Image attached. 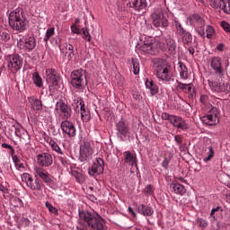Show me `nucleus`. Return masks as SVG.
Here are the masks:
<instances>
[{"label":"nucleus","mask_w":230,"mask_h":230,"mask_svg":"<svg viewBox=\"0 0 230 230\" xmlns=\"http://www.w3.org/2000/svg\"><path fill=\"white\" fill-rule=\"evenodd\" d=\"M82 31H83L84 40H87V42H91V40H93V37H91V33H89V29L84 27L82 29Z\"/></svg>","instance_id":"48"},{"label":"nucleus","mask_w":230,"mask_h":230,"mask_svg":"<svg viewBox=\"0 0 230 230\" xmlns=\"http://www.w3.org/2000/svg\"><path fill=\"white\" fill-rule=\"evenodd\" d=\"M176 91L177 93H184L188 94L189 100H195L197 98V88L193 84H183L182 82L176 80Z\"/></svg>","instance_id":"15"},{"label":"nucleus","mask_w":230,"mask_h":230,"mask_svg":"<svg viewBox=\"0 0 230 230\" xmlns=\"http://www.w3.org/2000/svg\"><path fill=\"white\" fill-rule=\"evenodd\" d=\"M161 118L164 119V121L170 122L172 127L175 128H180V130H183L184 132L190 128V126H188L186 120L180 116L163 112Z\"/></svg>","instance_id":"12"},{"label":"nucleus","mask_w":230,"mask_h":230,"mask_svg":"<svg viewBox=\"0 0 230 230\" xmlns=\"http://www.w3.org/2000/svg\"><path fill=\"white\" fill-rule=\"evenodd\" d=\"M28 102L31 104L33 111H41L42 110V101L37 99L35 96L28 97Z\"/></svg>","instance_id":"35"},{"label":"nucleus","mask_w":230,"mask_h":230,"mask_svg":"<svg viewBox=\"0 0 230 230\" xmlns=\"http://www.w3.org/2000/svg\"><path fill=\"white\" fill-rule=\"evenodd\" d=\"M47 83L52 85V87H57L58 82H60V74L55 68H48L46 70Z\"/></svg>","instance_id":"24"},{"label":"nucleus","mask_w":230,"mask_h":230,"mask_svg":"<svg viewBox=\"0 0 230 230\" xmlns=\"http://www.w3.org/2000/svg\"><path fill=\"white\" fill-rule=\"evenodd\" d=\"M199 224L200 227H206L208 226V222L204 219H199Z\"/></svg>","instance_id":"62"},{"label":"nucleus","mask_w":230,"mask_h":230,"mask_svg":"<svg viewBox=\"0 0 230 230\" xmlns=\"http://www.w3.org/2000/svg\"><path fill=\"white\" fill-rule=\"evenodd\" d=\"M36 46L37 40H35V37L33 36L22 37L17 41V47L19 48V49L28 53H30V51H33Z\"/></svg>","instance_id":"17"},{"label":"nucleus","mask_w":230,"mask_h":230,"mask_svg":"<svg viewBox=\"0 0 230 230\" xmlns=\"http://www.w3.org/2000/svg\"><path fill=\"white\" fill-rule=\"evenodd\" d=\"M128 213L131 215V217H133V218H136L137 214H136V212L134 211V208H132V207H128Z\"/></svg>","instance_id":"61"},{"label":"nucleus","mask_w":230,"mask_h":230,"mask_svg":"<svg viewBox=\"0 0 230 230\" xmlns=\"http://www.w3.org/2000/svg\"><path fill=\"white\" fill-rule=\"evenodd\" d=\"M210 66L214 71L215 75L222 78L224 75H226V71H227V67H229V60L222 59V58L218 56L212 57L210 59Z\"/></svg>","instance_id":"10"},{"label":"nucleus","mask_w":230,"mask_h":230,"mask_svg":"<svg viewBox=\"0 0 230 230\" xmlns=\"http://www.w3.org/2000/svg\"><path fill=\"white\" fill-rule=\"evenodd\" d=\"M132 97L134 100H141V94H139V92H133Z\"/></svg>","instance_id":"60"},{"label":"nucleus","mask_w":230,"mask_h":230,"mask_svg":"<svg viewBox=\"0 0 230 230\" xmlns=\"http://www.w3.org/2000/svg\"><path fill=\"white\" fill-rule=\"evenodd\" d=\"M168 15H170V10L168 8H160L151 14L153 21V26L155 28H168L170 23L168 22Z\"/></svg>","instance_id":"6"},{"label":"nucleus","mask_w":230,"mask_h":230,"mask_svg":"<svg viewBox=\"0 0 230 230\" xmlns=\"http://www.w3.org/2000/svg\"><path fill=\"white\" fill-rule=\"evenodd\" d=\"M220 26L224 30V31H226V33H230V23L229 22H227L226 21H222L220 22Z\"/></svg>","instance_id":"52"},{"label":"nucleus","mask_w":230,"mask_h":230,"mask_svg":"<svg viewBox=\"0 0 230 230\" xmlns=\"http://www.w3.org/2000/svg\"><path fill=\"white\" fill-rule=\"evenodd\" d=\"M131 64L133 66V74L138 75L140 71L139 59L132 58Z\"/></svg>","instance_id":"41"},{"label":"nucleus","mask_w":230,"mask_h":230,"mask_svg":"<svg viewBox=\"0 0 230 230\" xmlns=\"http://www.w3.org/2000/svg\"><path fill=\"white\" fill-rule=\"evenodd\" d=\"M178 71L180 73V76L182 80H188L190 75L188 74V66L184 65V63L179 61L178 63Z\"/></svg>","instance_id":"37"},{"label":"nucleus","mask_w":230,"mask_h":230,"mask_svg":"<svg viewBox=\"0 0 230 230\" xmlns=\"http://www.w3.org/2000/svg\"><path fill=\"white\" fill-rule=\"evenodd\" d=\"M221 12H224L226 15H230V0H226V2L221 5Z\"/></svg>","instance_id":"46"},{"label":"nucleus","mask_w":230,"mask_h":230,"mask_svg":"<svg viewBox=\"0 0 230 230\" xmlns=\"http://www.w3.org/2000/svg\"><path fill=\"white\" fill-rule=\"evenodd\" d=\"M37 164L40 168H48L53 164V155L49 153H40L37 155Z\"/></svg>","instance_id":"23"},{"label":"nucleus","mask_w":230,"mask_h":230,"mask_svg":"<svg viewBox=\"0 0 230 230\" xmlns=\"http://www.w3.org/2000/svg\"><path fill=\"white\" fill-rule=\"evenodd\" d=\"M70 78V84L72 87L77 91H82V89H84L85 85H87V75L84 69L72 71Z\"/></svg>","instance_id":"7"},{"label":"nucleus","mask_w":230,"mask_h":230,"mask_svg":"<svg viewBox=\"0 0 230 230\" xmlns=\"http://www.w3.org/2000/svg\"><path fill=\"white\" fill-rule=\"evenodd\" d=\"M137 212L144 217H152L154 215V208L148 205L140 204L137 207Z\"/></svg>","instance_id":"31"},{"label":"nucleus","mask_w":230,"mask_h":230,"mask_svg":"<svg viewBox=\"0 0 230 230\" xmlns=\"http://www.w3.org/2000/svg\"><path fill=\"white\" fill-rule=\"evenodd\" d=\"M75 179L76 182H78L79 184H84V181H85V178H84V174H82L80 172H76L75 174Z\"/></svg>","instance_id":"53"},{"label":"nucleus","mask_w":230,"mask_h":230,"mask_svg":"<svg viewBox=\"0 0 230 230\" xmlns=\"http://www.w3.org/2000/svg\"><path fill=\"white\" fill-rule=\"evenodd\" d=\"M206 33H207V39H212L215 35V28L211 25L206 26Z\"/></svg>","instance_id":"51"},{"label":"nucleus","mask_w":230,"mask_h":230,"mask_svg":"<svg viewBox=\"0 0 230 230\" xmlns=\"http://www.w3.org/2000/svg\"><path fill=\"white\" fill-rule=\"evenodd\" d=\"M170 164V158H164L163 163H162V166L163 168H164L165 170H168V165Z\"/></svg>","instance_id":"56"},{"label":"nucleus","mask_w":230,"mask_h":230,"mask_svg":"<svg viewBox=\"0 0 230 230\" xmlns=\"http://www.w3.org/2000/svg\"><path fill=\"white\" fill-rule=\"evenodd\" d=\"M79 217L84 221V226L95 230H107V223L102 216L93 212H80Z\"/></svg>","instance_id":"3"},{"label":"nucleus","mask_w":230,"mask_h":230,"mask_svg":"<svg viewBox=\"0 0 230 230\" xmlns=\"http://www.w3.org/2000/svg\"><path fill=\"white\" fill-rule=\"evenodd\" d=\"M54 114L55 116H58L59 119L64 121L71 118L73 110L69 104L66 103L64 100L60 99L55 104Z\"/></svg>","instance_id":"9"},{"label":"nucleus","mask_w":230,"mask_h":230,"mask_svg":"<svg viewBox=\"0 0 230 230\" xmlns=\"http://www.w3.org/2000/svg\"><path fill=\"white\" fill-rule=\"evenodd\" d=\"M60 128L63 134L68 137H75L76 136V127H75V123L69 119L62 120Z\"/></svg>","instance_id":"21"},{"label":"nucleus","mask_w":230,"mask_h":230,"mask_svg":"<svg viewBox=\"0 0 230 230\" xmlns=\"http://www.w3.org/2000/svg\"><path fill=\"white\" fill-rule=\"evenodd\" d=\"M213 157H215V150H213V147L209 146L207 156L203 158V161L208 163V161H211Z\"/></svg>","instance_id":"49"},{"label":"nucleus","mask_w":230,"mask_h":230,"mask_svg":"<svg viewBox=\"0 0 230 230\" xmlns=\"http://www.w3.org/2000/svg\"><path fill=\"white\" fill-rule=\"evenodd\" d=\"M145 85H146V88L150 91L151 96H155V94L159 93V86H157V84H155L154 80L146 78Z\"/></svg>","instance_id":"27"},{"label":"nucleus","mask_w":230,"mask_h":230,"mask_svg":"<svg viewBox=\"0 0 230 230\" xmlns=\"http://www.w3.org/2000/svg\"><path fill=\"white\" fill-rule=\"evenodd\" d=\"M173 25L176 30V35L181 39L184 48H188L193 44V35L191 32L186 31L179 20L174 19Z\"/></svg>","instance_id":"8"},{"label":"nucleus","mask_w":230,"mask_h":230,"mask_svg":"<svg viewBox=\"0 0 230 230\" xmlns=\"http://www.w3.org/2000/svg\"><path fill=\"white\" fill-rule=\"evenodd\" d=\"M59 49L60 51H65L68 60H71L75 57V47L72 44L65 43L63 47L59 46Z\"/></svg>","instance_id":"33"},{"label":"nucleus","mask_w":230,"mask_h":230,"mask_svg":"<svg viewBox=\"0 0 230 230\" xmlns=\"http://www.w3.org/2000/svg\"><path fill=\"white\" fill-rule=\"evenodd\" d=\"M7 70L9 73L15 75L18 71L22 69V64H24V59L19 54H12L6 57Z\"/></svg>","instance_id":"13"},{"label":"nucleus","mask_w":230,"mask_h":230,"mask_svg":"<svg viewBox=\"0 0 230 230\" xmlns=\"http://www.w3.org/2000/svg\"><path fill=\"white\" fill-rule=\"evenodd\" d=\"M0 191H2V193L8 191V183L6 181L0 183Z\"/></svg>","instance_id":"55"},{"label":"nucleus","mask_w":230,"mask_h":230,"mask_svg":"<svg viewBox=\"0 0 230 230\" xmlns=\"http://www.w3.org/2000/svg\"><path fill=\"white\" fill-rule=\"evenodd\" d=\"M171 191L172 193H175L176 195H184L186 193V187L184 185L177 182V181H172L170 185Z\"/></svg>","instance_id":"28"},{"label":"nucleus","mask_w":230,"mask_h":230,"mask_svg":"<svg viewBox=\"0 0 230 230\" xmlns=\"http://www.w3.org/2000/svg\"><path fill=\"white\" fill-rule=\"evenodd\" d=\"M225 49H226V44H224V43L217 44V46L216 48V49L220 52L224 51Z\"/></svg>","instance_id":"58"},{"label":"nucleus","mask_w":230,"mask_h":230,"mask_svg":"<svg viewBox=\"0 0 230 230\" xmlns=\"http://www.w3.org/2000/svg\"><path fill=\"white\" fill-rule=\"evenodd\" d=\"M11 157L16 170H24L26 168V166L24 165V161L21 156L14 154Z\"/></svg>","instance_id":"36"},{"label":"nucleus","mask_w":230,"mask_h":230,"mask_svg":"<svg viewBox=\"0 0 230 230\" xmlns=\"http://www.w3.org/2000/svg\"><path fill=\"white\" fill-rule=\"evenodd\" d=\"M93 154H94L93 142L88 139H84L83 144L80 146L79 161L81 163H85V161H87V159H89Z\"/></svg>","instance_id":"16"},{"label":"nucleus","mask_w":230,"mask_h":230,"mask_svg":"<svg viewBox=\"0 0 230 230\" xmlns=\"http://www.w3.org/2000/svg\"><path fill=\"white\" fill-rule=\"evenodd\" d=\"M154 75L156 76L159 84H170L173 82V72L172 66L164 58H156L153 60Z\"/></svg>","instance_id":"2"},{"label":"nucleus","mask_w":230,"mask_h":230,"mask_svg":"<svg viewBox=\"0 0 230 230\" xmlns=\"http://www.w3.org/2000/svg\"><path fill=\"white\" fill-rule=\"evenodd\" d=\"M72 31L76 35H80V29H78L77 27H75L74 29H72Z\"/></svg>","instance_id":"63"},{"label":"nucleus","mask_w":230,"mask_h":230,"mask_svg":"<svg viewBox=\"0 0 230 230\" xmlns=\"http://www.w3.org/2000/svg\"><path fill=\"white\" fill-rule=\"evenodd\" d=\"M36 177H38L39 179H40V181H42V182H44V184H46L47 186H49V188H55V186H57V184L55 183V177L51 175V173H49V172H48V170L44 169V167H36L34 169Z\"/></svg>","instance_id":"14"},{"label":"nucleus","mask_w":230,"mask_h":230,"mask_svg":"<svg viewBox=\"0 0 230 230\" xmlns=\"http://www.w3.org/2000/svg\"><path fill=\"white\" fill-rule=\"evenodd\" d=\"M79 112L81 114V119L84 121V123H89V121H91V111H89L87 106L83 105L79 110Z\"/></svg>","instance_id":"34"},{"label":"nucleus","mask_w":230,"mask_h":230,"mask_svg":"<svg viewBox=\"0 0 230 230\" xmlns=\"http://www.w3.org/2000/svg\"><path fill=\"white\" fill-rule=\"evenodd\" d=\"M187 22L194 28L196 33L202 37V39L206 38V20L200 16L199 13L190 14L187 18Z\"/></svg>","instance_id":"5"},{"label":"nucleus","mask_w":230,"mask_h":230,"mask_svg":"<svg viewBox=\"0 0 230 230\" xmlns=\"http://www.w3.org/2000/svg\"><path fill=\"white\" fill-rule=\"evenodd\" d=\"M139 49L148 55H155L158 52L155 44H154V40H150L149 41L145 40L144 44L139 47Z\"/></svg>","instance_id":"26"},{"label":"nucleus","mask_w":230,"mask_h":230,"mask_svg":"<svg viewBox=\"0 0 230 230\" xmlns=\"http://www.w3.org/2000/svg\"><path fill=\"white\" fill-rule=\"evenodd\" d=\"M208 85L212 93H225V94H229L230 93L229 83H221L220 81L208 80Z\"/></svg>","instance_id":"20"},{"label":"nucleus","mask_w":230,"mask_h":230,"mask_svg":"<svg viewBox=\"0 0 230 230\" xmlns=\"http://www.w3.org/2000/svg\"><path fill=\"white\" fill-rule=\"evenodd\" d=\"M85 105V102H84V99L78 95L73 96V101L71 103V106L73 107L74 111L75 112H80V110L82 109V106Z\"/></svg>","instance_id":"30"},{"label":"nucleus","mask_w":230,"mask_h":230,"mask_svg":"<svg viewBox=\"0 0 230 230\" xmlns=\"http://www.w3.org/2000/svg\"><path fill=\"white\" fill-rule=\"evenodd\" d=\"M127 6L134 12H143L148 6L146 0H128Z\"/></svg>","instance_id":"25"},{"label":"nucleus","mask_w":230,"mask_h":230,"mask_svg":"<svg viewBox=\"0 0 230 230\" xmlns=\"http://www.w3.org/2000/svg\"><path fill=\"white\" fill-rule=\"evenodd\" d=\"M226 0H208V4L214 10H220Z\"/></svg>","instance_id":"40"},{"label":"nucleus","mask_w":230,"mask_h":230,"mask_svg":"<svg viewBox=\"0 0 230 230\" xmlns=\"http://www.w3.org/2000/svg\"><path fill=\"white\" fill-rule=\"evenodd\" d=\"M44 140L49 146L52 148L53 152H57L59 154V155H63L62 149L60 148V146H58V143L53 139V137H50L49 136H45Z\"/></svg>","instance_id":"29"},{"label":"nucleus","mask_w":230,"mask_h":230,"mask_svg":"<svg viewBox=\"0 0 230 230\" xmlns=\"http://www.w3.org/2000/svg\"><path fill=\"white\" fill-rule=\"evenodd\" d=\"M55 35V27L48 28L43 38L44 42H48Z\"/></svg>","instance_id":"42"},{"label":"nucleus","mask_w":230,"mask_h":230,"mask_svg":"<svg viewBox=\"0 0 230 230\" xmlns=\"http://www.w3.org/2000/svg\"><path fill=\"white\" fill-rule=\"evenodd\" d=\"M124 162L127 164H130L131 173H134L135 172H137V175H139V177H141V173H139V168L137 167V157H136L134 154H132L130 151H125ZM135 169L136 171H134Z\"/></svg>","instance_id":"22"},{"label":"nucleus","mask_w":230,"mask_h":230,"mask_svg":"<svg viewBox=\"0 0 230 230\" xmlns=\"http://www.w3.org/2000/svg\"><path fill=\"white\" fill-rule=\"evenodd\" d=\"M220 211H222L220 207H217L215 208H212L211 213H210V218H212L211 222H215V220H217V217L218 216Z\"/></svg>","instance_id":"45"},{"label":"nucleus","mask_w":230,"mask_h":230,"mask_svg":"<svg viewBox=\"0 0 230 230\" xmlns=\"http://www.w3.org/2000/svg\"><path fill=\"white\" fill-rule=\"evenodd\" d=\"M226 200L230 204V192L226 195Z\"/></svg>","instance_id":"64"},{"label":"nucleus","mask_w":230,"mask_h":230,"mask_svg":"<svg viewBox=\"0 0 230 230\" xmlns=\"http://www.w3.org/2000/svg\"><path fill=\"white\" fill-rule=\"evenodd\" d=\"M9 26L16 31H24L28 24V16L22 8H16L9 13Z\"/></svg>","instance_id":"4"},{"label":"nucleus","mask_w":230,"mask_h":230,"mask_svg":"<svg viewBox=\"0 0 230 230\" xmlns=\"http://www.w3.org/2000/svg\"><path fill=\"white\" fill-rule=\"evenodd\" d=\"M144 195L145 197H153V195H155L154 186H152V184H148L145 187Z\"/></svg>","instance_id":"44"},{"label":"nucleus","mask_w":230,"mask_h":230,"mask_svg":"<svg viewBox=\"0 0 230 230\" xmlns=\"http://www.w3.org/2000/svg\"><path fill=\"white\" fill-rule=\"evenodd\" d=\"M22 182H25L26 186L30 188V190H32V191H42L44 188V183L40 179H39V176L35 173L34 177L28 173L24 172L21 175Z\"/></svg>","instance_id":"11"},{"label":"nucleus","mask_w":230,"mask_h":230,"mask_svg":"<svg viewBox=\"0 0 230 230\" xmlns=\"http://www.w3.org/2000/svg\"><path fill=\"white\" fill-rule=\"evenodd\" d=\"M105 170V162L101 158L97 157L93 161V165L88 169V173L90 177H98L102 175Z\"/></svg>","instance_id":"18"},{"label":"nucleus","mask_w":230,"mask_h":230,"mask_svg":"<svg viewBox=\"0 0 230 230\" xmlns=\"http://www.w3.org/2000/svg\"><path fill=\"white\" fill-rule=\"evenodd\" d=\"M2 148H5V150H7V152H8L9 155H11V157L15 155V149L10 144L3 143Z\"/></svg>","instance_id":"47"},{"label":"nucleus","mask_w":230,"mask_h":230,"mask_svg":"<svg viewBox=\"0 0 230 230\" xmlns=\"http://www.w3.org/2000/svg\"><path fill=\"white\" fill-rule=\"evenodd\" d=\"M58 159L63 166H67L68 164L67 157H66V155H64V153L63 155H60L59 156H58Z\"/></svg>","instance_id":"54"},{"label":"nucleus","mask_w":230,"mask_h":230,"mask_svg":"<svg viewBox=\"0 0 230 230\" xmlns=\"http://www.w3.org/2000/svg\"><path fill=\"white\" fill-rule=\"evenodd\" d=\"M32 82L36 87H39V89L44 85V82L42 81L40 75H39V72H34L32 74Z\"/></svg>","instance_id":"39"},{"label":"nucleus","mask_w":230,"mask_h":230,"mask_svg":"<svg viewBox=\"0 0 230 230\" xmlns=\"http://www.w3.org/2000/svg\"><path fill=\"white\" fill-rule=\"evenodd\" d=\"M166 48L171 55H175L177 49V42L170 37L164 38Z\"/></svg>","instance_id":"32"},{"label":"nucleus","mask_w":230,"mask_h":230,"mask_svg":"<svg viewBox=\"0 0 230 230\" xmlns=\"http://www.w3.org/2000/svg\"><path fill=\"white\" fill-rule=\"evenodd\" d=\"M199 102L202 111H208L207 114L200 117L202 123L208 127L218 125L220 123V110L217 108L220 102H218V99L213 95L202 93ZM213 105H217V107Z\"/></svg>","instance_id":"1"},{"label":"nucleus","mask_w":230,"mask_h":230,"mask_svg":"<svg viewBox=\"0 0 230 230\" xmlns=\"http://www.w3.org/2000/svg\"><path fill=\"white\" fill-rule=\"evenodd\" d=\"M45 207L49 209V213H52V215H55L56 217H58V208H55L49 201L45 202Z\"/></svg>","instance_id":"43"},{"label":"nucleus","mask_w":230,"mask_h":230,"mask_svg":"<svg viewBox=\"0 0 230 230\" xmlns=\"http://www.w3.org/2000/svg\"><path fill=\"white\" fill-rule=\"evenodd\" d=\"M10 40V34L7 32V31L2 30L0 31V40L2 42H8Z\"/></svg>","instance_id":"50"},{"label":"nucleus","mask_w":230,"mask_h":230,"mask_svg":"<svg viewBox=\"0 0 230 230\" xmlns=\"http://www.w3.org/2000/svg\"><path fill=\"white\" fill-rule=\"evenodd\" d=\"M186 49H188L190 55H195V48L191 47V45H189V47H185Z\"/></svg>","instance_id":"59"},{"label":"nucleus","mask_w":230,"mask_h":230,"mask_svg":"<svg viewBox=\"0 0 230 230\" xmlns=\"http://www.w3.org/2000/svg\"><path fill=\"white\" fill-rule=\"evenodd\" d=\"M13 127L14 128V134L16 137H22L24 134L28 133V131H26V129H24L22 128V125H21V123L19 122H16L15 124H13Z\"/></svg>","instance_id":"38"},{"label":"nucleus","mask_w":230,"mask_h":230,"mask_svg":"<svg viewBox=\"0 0 230 230\" xmlns=\"http://www.w3.org/2000/svg\"><path fill=\"white\" fill-rule=\"evenodd\" d=\"M174 141L178 144V145H182V136L181 135H176L174 137Z\"/></svg>","instance_id":"57"},{"label":"nucleus","mask_w":230,"mask_h":230,"mask_svg":"<svg viewBox=\"0 0 230 230\" xmlns=\"http://www.w3.org/2000/svg\"><path fill=\"white\" fill-rule=\"evenodd\" d=\"M116 130L117 137L120 139V141H125V139H127V136H130V127L123 119H120L116 124Z\"/></svg>","instance_id":"19"}]
</instances>
